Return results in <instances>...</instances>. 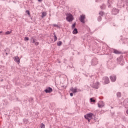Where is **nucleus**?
<instances>
[{"instance_id":"2","label":"nucleus","mask_w":128,"mask_h":128,"mask_svg":"<svg viewBox=\"0 0 128 128\" xmlns=\"http://www.w3.org/2000/svg\"><path fill=\"white\" fill-rule=\"evenodd\" d=\"M112 14H114V16H116V14H118L120 12V10H118V9H117L116 8H113L112 10Z\"/></svg>"},{"instance_id":"14","label":"nucleus","mask_w":128,"mask_h":128,"mask_svg":"<svg viewBox=\"0 0 128 128\" xmlns=\"http://www.w3.org/2000/svg\"><path fill=\"white\" fill-rule=\"evenodd\" d=\"M78 29L76 28H74L72 32L73 34H78Z\"/></svg>"},{"instance_id":"38","label":"nucleus","mask_w":128,"mask_h":128,"mask_svg":"<svg viewBox=\"0 0 128 128\" xmlns=\"http://www.w3.org/2000/svg\"><path fill=\"white\" fill-rule=\"evenodd\" d=\"M2 33V31L0 32V34Z\"/></svg>"},{"instance_id":"36","label":"nucleus","mask_w":128,"mask_h":128,"mask_svg":"<svg viewBox=\"0 0 128 128\" xmlns=\"http://www.w3.org/2000/svg\"><path fill=\"white\" fill-rule=\"evenodd\" d=\"M126 114H128V110L126 111Z\"/></svg>"},{"instance_id":"5","label":"nucleus","mask_w":128,"mask_h":128,"mask_svg":"<svg viewBox=\"0 0 128 128\" xmlns=\"http://www.w3.org/2000/svg\"><path fill=\"white\" fill-rule=\"evenodd\" d=\"M98 86H100V82H96L92 85V88L98 90Z\"/></svg>"},{"instance_id":"12","label":"nucleus","mask_w":128,"mask_h":128,"mask_svg":"<svg viewBox=\"0 0 128 128\" xmlns=\"http://www.w3.org/2000/svg\"><path fill=\"white\" fill-rule=\"evenodd\" d=\"M70 90H71L73 94H76L78 90V88H74V87H72L70 88Z\"/></svg>"},{"instance_id":"26","label":"nucleus","mask_w":128,"mask_h":128,"mask_svg":"<svg viewBox=\"0 0 128 128\" xmlns=\"http://www.w3.org/2000/svg\"><path fill=\"white\" fill-rule=\"evenodd\" d=\"M76 23H74V24H72V30H74V28H76Z\"/></svg>"},{"instance_id":"6","label":"nucleus","mask_w":128,"mask_h":128,"mask_svg":"<svg viewBox=\"0 0 128 128\" xmlns=\"http://www.w3.org/2000/svg\"><path fill=\"white\" fill-rule=\"evenodd\" d=\"M14 62H16L17 64H20V57L18 56H16L14 58Z\"/></svg>"},{"instance_id":"28","label":"nucleus","mask_w":128,"mask_h":128,"mask_svg":"<svg viewBox=\"0 0 128 128\" xmlns=\"http://www.w3.org/2000/svg\"><path fill=\"white\" fill-rule=\"evenodd\" d=\"M40 128H45L44 124H42L40 125Z\"/></svg>"},{"instance_id":"31","label":"nucleus","mask_w":128,"mask_h":128,"mask_svg":"<svg viewBox=\"0 0 128 128\" xmlns=\"http://www.w3.org/2000/svg\"><path fill=\"white\" fill-rule=\"evenodd\" d=\"M53 26H55L56 28H58V25L56 24H54Z\"/></svg>"},{"instance_id":"1","label":"nucleus","mask_w":128,"mask_h":128,"mask_svg":"<svg viewBox=\"0 0 128 128\" xmlns=\"http://www.w3.org/2000/svg\"><path fill=\"white\" fill-rule=\"evenodd\" d=\"M66 20L68 22H72L74 20V16H72V14H66Z\"/></svg>"},{"instance_id":"32","label":"nucleus","mask_w":128,"mask_h":128,"mask_svg":"<svg viewBox=\"0 0 128 128\" xmlns=\"http://www.w3.org/2000/svg\"><path fill=\"white\" fill-rule=\"evenodd\" d=\"M30 40V38H28V37H25L24 38V40Z\"/></svg>"},{"instance_id":"37","label":"nucleus","mask_w":128,"mask_h":128,"mask_svg":"<svg viewBox=\"0 0 128 128\" xmlns=\"http://www.w3.org/2000/svg\"><path fill=\"white\" fill-rule=\"evenodd\" d=\"M42 0H38V2H42Z\"/></svg>"},{"instance_id":"27","label":"nucleus","mask_w":128,"mask_h":128,"mask_svg":"<svg viewBox=\"0 0 128 128\" xmlns=\"http://www.w3.org/2000/svg\"><path fill=\"white\" fill-rule=\"evenodd\" d=\"M91 102H96V100H94L92 98H90Z\"/></svg>"},{"instance_id":"7","label":"nucleus","mask_w":128,"mask_h":128,"mask_svg":"<svg viewBox=\"0 0 128 128\" xmlns=\"http://www.w3.org/2000/svg\"><path fill=\"white\" fill-rule=\"evenodd\" d=\"M98 108H104V102L102 101H100L99 102L98 104Z\"/></svg>"},{"instance_id":"13","label":"nucleus","mask_w":128,"mask_h":128,"mask_svg":"<svg viewBox=\"0 0 128 128\" xmlns=\"http://www.w3.org/2000/svg\"><path fill=\"white\" fill-rule=\"evenodd\" d=\"M112 52L116 54H120V52L115 49H113Z\"/></svg>"},{"instance_id":"22","label":"nucleus","mask_w":128,"mask_h":128,"mask_svg":"<svg viewBox=\"0 0 128 128\" xmlns=\"http://www.w3.org/2000/svg\"><path fill=\"white\" fill-rule=\"evenodd\" d=\"M100 8L102 10H104V8H106V5L102 4Z\"/></svg>"},{"instance_id":"16","label":"nucleus","mask_w":128,"mask_h":128,"mask_svg":"<svg viewBox=\"0 0 128 128\" xmlns=\"http://www.w3.org/2000/svg\"><path fill=\"white\" fill-rule=\"evenodd\" d=\"M36 40L34 39V37L31 38V42L33 44H34V42H36Z\"/></svg>"},{"instance_id":"18","label":"nucleus","mask_w":128,"mask_h":128,"mask_svg":"<svg viewBox=\"0 0 128 128\" xmlns=\"http://www.w3.org/2000/svg\"><path fill=\"white\" fill-rule=\"evenodd\" d=\"M54 41L56 42L58 40V38L56 37V33H54Z\"/></svg>"},{"instance_id":"33","label":"nucleus","mask_w":128,"mask_h":128,"mask_svg":"<svg viewBox=\"0 0 128 128\" xmlns=\"http://www.w3.org/2000/svg\"><path fill=\"white\" fill-rule=\"evenodd\" d=\"M35 46H38V44H40V43L38 42H35Z\"/></svg>"},{"instance_id":"21","label":"nucleus","mask_w":128,"mask_h":128,"mask_svg":"<svg viewBox=\"0 0 128 128\" xmlns=\"http://www.w3.org/2000/svg\"><path fill=\"white\" fill-rule=\"evenodd\" d=\"M88 116L89 118H92V113H90V114H86Z\"/></svg>"},{"instance_id":"4","label":"nucleus","mask_w":128,"mask_h":128,"mask_svg":"<svg viewBox=\"0 0 128 128\" xmlns=\"http://www.w3.org/2000/svg\"><path fill=\"white\" fill-rule=\"evenodd\" d=\"M84 20H86V16L81 15L80 18V20L82 24H84Z\"/></svg>"},{"instance_id":"39","label":"nucleus","mask_w":128,"mask_h":128,"mask_svg":"<svg viewBox=\"0 0 128 128\" xmlns=\"http://www.w3.org/2000/svg\"><path fill=\"white\" fill-rule=\"evenodd\" d=\"M6 56H8V53H6Z\"/></svg>"},{"instance_id":"19","label":"nucleus","mask_w":128,"mask_h":128,"mask_svg":"<svg viewBox=\"0 0 128 128\" xmlns=\"http://www.w3.org/2000/svg\"><path fill=\"white\" fill-rule=\"evenodd\" d=\"M62 41H59L58 42L57 44L58 46H62Z\"/></svg>"},{"instance_id":"9","label":"nucleus","mask_w":128,"mask_h":128,"mask_svg":"<svg viewBox=\"0 0 128 128\" xmlns=\"http://www.w3.org/2000/svg\"><path fill=\"white\" fill-rule=\"evenodd\" d=\"M117 6L118 8H122L124 6V5H122V0L118 1Z\"/></svg>"},{"instance_id":"15","label":"nucleus","mask_w":128,"mask_h":128,"mask_svg":"<svg viewBox=\"0 0 128 128\" xmlns=\"http://www.w3.org/2000/svg\"><path fill=\"white\" fill-rule=\"evenodd\" d=\"M112 0H108V8H112Z\"/></svg>"},{"instance_id":"3","label":"nucleus","mask_w":128,"mask_h":128,"mask_svg":"<svg viewBox=\"0 0 128 128\" xmlns=\"http://www.w3.org/2000/svg\"><path fill=\"white\" fill-rule=\"evenodd\" d=\"M103 80L105 84H110V80L106 76L103 78Z\"/></svg>"},{"instance_id":"23","label":"nucleus","mask_w":128,"mask_h":128,"mask_svg":"<svg viewBox=\"0 0 128 128\" xmlns=\"http://www.w3.org/2000/svg\"><path fill=\"white\" fill-rule=\"evenodd\" d=\"M118 98H120L122 94H120V92H118L116 94Z\"/></svg>"},{"instance_id":"11","label":"nucleus","mask_w":128,"mask_h":128,"mask_svg":"<svg viewBox=\"0 0 128 128\" xmlns=\"http://www.w3.org/2000/svg\"><path fill=\"white\" fill-rule=\"evenodd\" d=\"M44 92H46V94L52 92V88L50 87H48V88H46L44 90Z\"/></svg>"},{"instance_id":"34","label":"nucleus","mask_w":128,"mask_h":128,"mask_svg":"<svg viewBox=\"0 0 128 128\" xmlns=\"http://www.w3.org/2000/svg\"><path fill=\"white\" fill-rule=\"evenodd\" d=\"M117 60L118 62H120V57L119 58H118Z\"/></svg>"},{"instance_id":"8","label":"nucleus","mask_w":128,"mask_h":128,"mask_svg":"<svg viewBox=\"0 0 128 128\" xmlns=\"http://www.w3.org/2000/svg\"><path fill=\"white\" fill-rule=\"evenodd\" d=\"M98 59H96V58H94L92 60V66H96V64H98Z\"/></svg>"},{"instance_id":"17","label":"nucleus","mask_w":128,"mask_h":128,"mask_svg":"<svg viewBox=\"0 0 128 128\" xmlns=\"http://www.w3.org/2000/svg\"><path fill=\"white\" fill-rule=\"evenodd\" d=\"M84 118H86V120H88V122H90V119L88 117L87 114L86 115H84Z\"/></svg>"},{"instance_id":"25","label":"nucleus","mask_w":128,"mask_h":128,"mask_svg":"<svg viewBox=\"0 0 128 128\" xmlns=\"http://www.w3.org/2000/svg\"><path fill=\"white\" fill-rule=\"evenodd\" d=\"M12 34V31H7L6 32L5 34Z\"/></svg>"},{"instance_id":"29","label":"nucleus","mask_w":128,"mask_h":128,"mask_svg":"<svg viewBox=\"0 0 128 128\" xmlns=\"http://www.w3.org/2000/svg\"><path fill=\"white\" fill-rule=\"evenodd\" d=\"M98 22H100L102 20V17L100 16H99V17H98Z\"/></svg>"},{"instance_id":"10","label":"nucleus","mask_w":128,"mask_h":128,"mask_svg":"<svg viewBox=\"0 0 128 128\" xmlns=\"http://www.w3.org/2000/svg\"><path fill=\"white\" fill-rule=\"evenodd\" d=\"M110 80L113 82H116V76L115 75H113L112 76H110Z\"/></svg>"},{"instance_id":"20","label":"nucleus","mask_w":128,"mask_h":128,"mask_svg":"<svg viewBox=\"0 0 128 128\" xmlns=\"http://www.w3.org/2000/svg\"><path fill=\"white\" fill-rule=\"evenodd\" d=\"M46 16V12H44L42 13V18H44Z\"/></svg>"},{"instance_id":"24","label":"nucleus","mask_w":128,"mask_h":128,"mask_svg":"<svg viewBox=\"0 0 128 128\" xmlns=\"http://www.w3.org/2000/svg\"><path fill=\"white\" fill-rule=\"evenodd\" d=\"M99 14L102 16H104V12H100V13H99Z\"/></svg>"},{"instance_id":"35","label":"nucleus","mask_w":128,"mask_h":128,"mask_svg":"<svg viewBox=\"0 0 128 128\" xmlns=\"http://www.w3.org/2000/svg\"><path fill=\"white\" fill-rule=\"evenodd\" d=\"M74 96V94H72V93H70V96Z\"/></svg>"},{"instance_id":"30","label":"nucleus","mask_w":128,"mask_h":128,"mask_svg":"<svg viewBox=\"0 0 128 128\" xmlns=\"http://www.w3.org/2000/svg\"><path fill=\"white\" fill-rule=\"evenodd\" d=\"M26 14H28V16H30V11L28 10H26Z\"/></svg>"}]
</instances>
